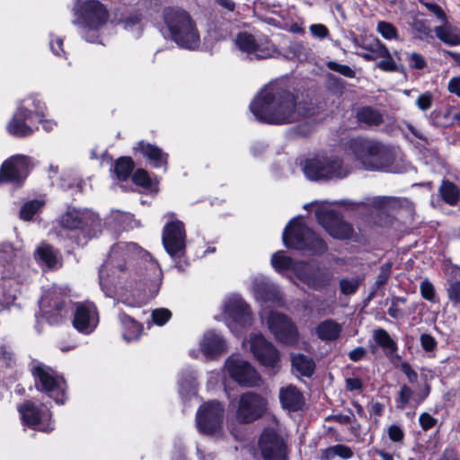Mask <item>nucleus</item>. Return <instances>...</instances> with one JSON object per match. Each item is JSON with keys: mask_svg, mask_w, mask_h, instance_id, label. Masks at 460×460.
<instances>
[{"mask_svg": "<svg viewBox=\"0 0 460 460\" xmlns=\"http://www.w3.org/2000/svg\"><path fill=\"white\" fill-rule=\"evenodd\" d=\"M106 296L129 307H141L159 291L162 270L135 243H118L99 271Z\"/></svg>", "mask_w": 460, "mask_h": 460, "instance_id": "nucleus-1", "label": "nucleus"}, {"mask_svg": "<svg viewBox=\"0 0 460 460\" xmlns=\"http://www.w3.org/2000/svg\"><path fill=\"white\" fill-rule=\"evenodd\" d=\"M250 111L257 120L271 125L294 123L310 113L305 102L277 83L261 89L251 102Z\"/></svg>", "mask_w": 460, "mask_h": 460, "instance_id": "nucleus-2", "label": "nucleus"}, {"mask_svg": "<svg viewBox=\"0 0 460 460\" xmlns=\"http://www.w3.org/2000/svg\"><path fill=\"white\" fill-rule=\"evenodd\" d=\"M25 266L11 244H0V313L16 298L25 280Z\"/></svg>", "mask_w": 460, "mask_h": 460, "instance_id": "nucleus-3", "label": "nucleus"}, {"mask_svg": "<svg viewBox=\"0 0 460 460\" xmlns=\"http://www.w3.org/2000/svg\"><path fill=\"white\" fill-rule=\"evenodd\" d=\"M349 149L367 171L390 172L396 156L395 147L371 139H352Z\"/></svg>", "mask_w": 460, "mask_h": 460, "instance_id": "nucleus-4", "label": "nucleus"}, {"mask_svg": "<svg viewBox=\"0 0 460 460\" xmlns=\"http://www.w3.org/2000/svg\"><path fill=\"white\" fill-rule=\"evenodd\" d=\"M299 166L310 181L340 180L347 177L350 167L333 153H321L299 160Z\"/></svg>", "mask_w": 460, "mask_h": 460, "instance_id": "nucleus-5", "label": "nucleus"}, {"mask_svg": "<svg viewBox=\"0 0 460 460\" xmlns=\"http://www.w3.org/2000/svg\"><path fill=\"white\" fill-rule=\"evenodd\" d=\"M163 14L171 37L178 46L190 50L199 49L200 34L188 12L178 7H167Z\"/></svg>", "mask_w": 460, "mask_h": 460, "instance_id": "nucleus-6", "label": "nucleus"}, {"mask_svg": "<svg viewBox=\"0 0 460 460\" xmlns=\"http://www.w3.org/2000/svg\"><path fill=\"white\" fill-rule=\"evenodd\" d=\"M74 13L77 17L75 22L81 28L83 38L89 42H97L100 31L110 18L107 7L98 0H78Z\"/></svg>", "mask_w": 460, "mask_h": 460, "instance_id": "nucleus-7", "label": "nucleus"}, {"mask_svg": "<svg viewBox=\"0 0 460 460\" xmlns=\"http://www.w3.org/2000/svg\"><path fill=\"white\" fill-rule=\"evenodd\" d=\"M282 239L286 247L311 255H320L327 251L326 243L313 232L300 217L289 222L283 232Z\"/></svg>", "mask_w": 460, "mask_h": 460, "instance_id": "nucleus-8", "label": "nucleus"}, {"mask_svg": "<svg viewBox=\"0 0 460 460\" xmlns=\"http://www.w3.org/2000/svg\"><path fill=\"white\" fill-rule=\"evenodd\" d=\"M271 265L280 274L291 270L298 280L315 289L321 288L328 283V279L324 274L320 273L307 263L294 261L282 251L272 255Z\"/></svg>", "mask_w": 460, "mask_h": 460, "instance_id": "nucleus-9", "label": "nucleus"}, {"mask_svg": "<svg viewBox=\"0 0 460 460\" xmlns=\"http://www.w3.org/2000/svg\"><path fill=\"white\" fill-rule=\"evenodd\" d=\"M31 373L34 376L38 390L47 393L58 404L65 402L66 382L63 376L39 362L33 365Z\"/></svg>", "mask_w": 460, "mask_h": 460, "instance_id": "nucleus-10", "label": "nucleus"}, {"mask_svg": "<svg viewBox=\"0 0 460 460\" xmlns=\"http://www.w3.org/2000/svg\"><path fill=\"white\" fill-rule=\"evenodd\" d=\"M224 314L226 325L235 335L252 324L250 306L239 295H231L226 298Z\"/></svg>", "mask_w": 460, "mask_h": 460, "instance_id": "nucleus-11", "label": "nucleus"}, {"mask_svg": "<svg viewBox=\"0 0 460 460\" xmlns=\"http://www.w3.org/2000/svg\"><path fill=\"white\" fill-rule=\"evenodd\" d=\"M243 347L265 367L276 370L279 367L280 353L277 348L260 332H252L243 341Z\"/></svg>", "mask_w": 460, "mask_h": 460, "instance_id": "nucleus-12", "label": "nucleus"}, {"mask_svg": "<svg viewBox=\"0 0 460 460\" xmlns=\"http://www.w3.org/2000/svg\"><path fill=\"white\" fill-rule=\"evenodd\" d=\"M315 217L318 223L333 238L348 239L352 235L351 226L333 211L329 202L323 201L317 204Z\"/></svg>", "mask_w": 460, "mask_h": 460, "instance_id": "nucleus-13", "label": "nucleus"}, {"mask_svg": "<svg viewBox=\"0 0 460 460\" xmlns=\"http://www.w3.org/2000/svg\"><path fill=\"white\" fill-rule=\"evenodd\" d=\"M261 318L275 339L285 344H292L297 340V331L292 321L284 314L261 311Z\"/></svg>", "mask_w": 460, "mask_h": 460, "instance_id": "nucleus-14", "label": "nucleus"}, {"mask_svg": "<svg viewBox=\"0 0 460 460\" xmlns=\"http://www.w3.org/2000/svg\"><path fill=\"white\" fill-rule=\"evenodd\" d=\"M169 221L163 230V244L168 254L174 260L181 258L185 251V229L181 221L174 219L173 214L166 215Z\"/></svg>", "mask_w": 460, "mask_h": 460, "instance_id": "nucleus-15", "label": "nucleus"}, {"mask_svg": "<svg viewBox=\"0 0 460 460\" xmlns=\"http://www.w3.org/2000/svg\"><path fill=\"white\" fill-rule=\"evenodd\" d=\"M225 368L236 383L243 386H257L261 376L257 370L239 355H231L225 363Z\"/></svg>", "mask_w": 460, "mask_h": 460, "instance_id": "nucleus-16", "label": "nucleus"}, {"mask_svg": "<svg viewBox=\"0 0 460 460\" xmlns=\"http://www.w3.org/2000/svg\"><path fill=\"white\" fill-rule=\"evenodd\" d=\"M267 407V400L261 394L247 392L241 395L236 419L242 423H250L261 418Z\"/></svg>", "mask_w": 460, "mask_h": 460, "instance_id": "nucleus-17", "label": "nucleus"}, {"mask_svg": "<svg viewBox=\"0 0 460 460\" xmlns=\"http://www.w3.org/2000/svg\"><path fill=\"white\" fill-rule=\"evenodd\" d=\"M40 309L49 323H58L65 315L63 290L53 286L45 291L40 300Z\"/></svg>", "mask_w": 460, "mask_h": 460, "instance_id": "nucleus-18", "label": "nucleus"}, {"mask_svg": "<svg viewBox=\"0 0 460 460\" xmlns=\"http://www.w3.org/2000/svg\"><path fill=\"white\" fill-rule=\"evenodd\" d=\"M31 158L24 155H15L4 162L0 168V183L22 184L29 172Z\"/></svg>", "mask_w": 460, "mask_h": 460, "instance_id": "nucleus-19", "label": "nucleus"}, {"mask_svg": "<svg viewBox=\"0 0 460 460\" xmlns=\"http://www.w3.org/2000/svg\"><path fill=\"white\" fill-rule=\"evenodd\" d=\"M224 408L220 402L212 401L204 403L197 411V426L200 432L212 434L220 427L223 420Z\"/></svg>", "mask_w": 460, "mask_h": 460, "instance_id": "nucleus-20", "label": "nucleus"}, {"mask_svg": "<svg viewBox=\"0 0 460 460\" xmlns=\"http://www.w3.org/2000/svg\"><path fill=\"white\" fill-rule=\"evenodd\" d=\"M236 47L251 59H264L271 57L273 48L264 38H255L248 33H239Z\"/></svg>", "mask_w": 460, "mask_h": 460, "instance_id": "nucleus-21", "label": "nucleus"}, {"mask_svg": "<svg viewBox=\"0 0 460 460\" xmlns=\"http://www.w3.org/2000/svg\"><path fill=\"white\" fill-rule=\"evenodd\" d=\"M58 222L62 230L71 232L92 227L99 223V218L89 209L68 208Z\"/></svg>", "mask_w": 460, "mask_h": 460, "instance_id": "nucleus-22", "label": "nucleus"}, {"mask_svg": "<svg viewBox=\"0 0 460 460\" xmlns=\"http://www.w3.org/2000/svg\"><path fill=\"white\" fill-rule=\"evenodd\" d=\"M18 411L27 426L42 432L53 430L51 413L48 409L40 410L31 402H26L18 407Z\"/></svg>", "mask_w": 460, "mask_h": 460, "instance_id": "nucleus-23", "label": "nucleus"}, {"mask_svg": "<svg viewBox=\"0 0 460 460\" xmlns=\"http://www.w3.org/2000/svg\"><path fill=\"white\" fill-rule=\"evenodd\" d=\"M251 288L255 299L261 304L271 303L278 306L284 305L280 288L262 275L252 278Z\"/></svg>", "mask_w": 460, "mask_h": 460, "instance_id": "nucleus-24", "label": "nucleus"}, {"mask_svg": "<svg viewBox=\"0 0 460 460\" xmlns=\"http://www.w3.org/2000/svg\"><path fill=\"white\" fill-rule=\"evenodd\" d=\"M259 448L263 460H286V446L283 438L273 429L263 430Z\"/></svg>", "mask_w": 460, "mask_h": 460, "instance_id": "nucleus-25", "label": "nucleus"}, {"mask_svg": "<svg viewBox=\"0 0 460 460\" xmlns=\"http://www.w3.org/2000/svg\"><path fill=\"white\" fill-rule=\"evenodd\" d=\"M99 323L96 306L92 302L75 304L73 325L82 333L89 334Z\"/></svg>", "mask_w": 460, "mask_h": 460, "instance_id": "nucleus-26", "label": "nucleus"}, {"mask_svg": "<svg viewBox=\"0 0 460 460\" xmlns=\"http://www.w3.org/2000/svg\"><path fill=\"white\" fill-rule=\"evenodd\" d=\"M199 348L207 359H215L226 352L227 344L226 340L214 331L206 332L200 341Z\"/></svg>", "mask_w": 460, "mask_h": 460, "instance_id": "nucleus-27", "label": "nucleus"}, {"mask_svg": "<svg viewBox=\"0 0 460 460\" xmlns=\"http://www.w3.org/2000/svg\"><path fill=\"white\" fill-rule=\"evenodd\" d=\"M429 394V385H425L423 388L412 390L410 386L403 385L395 399L396 407L403 410L406 407L416 408L422 402Z\"/></svg>", "mask_w": 460, "mask_h": 460, "instance_id": "nucleus-28", "label": "nucleus"}, {"mask_svg": "<svg viewBox=\"0 0 460 460\" xmlns=\"http://www.w3.org/2000/svg\"><path fill=\"white\" fill-rule=\"evenodd\" d=\"M137 148L150 162L153 167L166 170L168 154L161 148L145 141L138 142Z\"/></svg>", "mask_w": 460, "mask_h": 460, "instance_id": "nucleus-29", "label": "nucleus"}, {"mask_svg": "<svg viewBox=\"0 0 460 460\" xmlns=\"http://www.w3.org/2000/svg\"><path fill=\"white\" fill-rule=\"evenodd\" d=\"M6 128L10 135L16 137H24L32 135L38 129V126H35L34 122L30 121V119L24 117V115L18 114L15 111Z\"/></svg>", "mask_w": 460, "mask_h": 460, "instance_id": "nucleus-30", "label": "nucleus"}, {"mask_svg": "<svg viewBox=\"0 0 460 460\" xmlns=\"http://www.w3.org/2000/svg\"><path fill=\"white\" fill-rule=\"evenodd\" d=\"M279 401L282 407L289 411H298L305 402L302 393L292 385L279 390Z\"/></svg>", "mask_w": 460, "mask_h": 460, "instance_id": "nucleus-31", "label": "nucleus"}, {"mask_svg": "<svg viewBox=\"0 0 460 460\" xmlns=\"http://www.w3.org/2000/svg\"><path fill=\"white\" fill-rule=\"evenodd\" d=\"M45 110L46 106L41 100L38 96L31 95L22 101L16 111L34 122L36 117L45 116Z\"/></svg>", "mask_w": 460, "mask_h": 460, "instance_id": "nucleus-32", "label": "nucleus"}, {"mask_svg": "<svg viewBox=\"0 0 460 460\" xmlns=\"http://www.w3.org/2000/svg\"><path fill=\"white\" fill-rule=\"evenodd\" d=\"M106 224L115 231H124L139 226V222L129 213L112 210L106 218Z\"/></svg>", "mask_w": 460, "mask_h": 460, "instance_id": "nucleus-33", "label": "nucleus"}, {"mask_svg": "<svg viewBox=\"0 0 460 460\" xmlns=\"http://www.w3.org/2000/svg\"><path fill=\"white\" fill-rule=\"evenodd\" d=\"M373 340L375 343L383 349L387 358H393L396 356L398 350L397 343L387 331L382 328L374 330Z\"/></svg>", "mask_w": 460, "mask_h": 460, "instance_id": "nucleus-34", "label": "nucleus"}, {"mask_svg": "<svg viewBox=\"0 0 460 460\" xmlns=\"http://www.w3.org/2000/svg\"><path fill=\"white\" fill-rule=\"evenodd\" d=\"M357 54L367 61L377 60L382 56H387L386 47L378 40L364 42L357 50Z\"/></svg>", "mask_w": 460, "mask_h": 460, "instance_id": "nucleus-35", "label": "nucleus"}, {"mask_svg": "<svg viewBox=\"0 0 460 460\" xmlns=\"http://www.w3.org/2000/svg\"><path fill=\"white\" fill-rule=\"evenodd\" d=\"M119 318L122 325L123 339L127 342L138 340L142 334V325L124 313L119 314Z\"/></svg>", "mask_w": 460, "mask_h": 460, "instance_id": "nucleus-36", "label": "nucleus"}, {"mask_svg": "<svg viewBox=\"0 0 460 460\" xmlns=\"http://www.w3.org/2000/svg\"><path fill=\"white\" fill-rule=\"evenodd\" d=\"M35 259L40 264L46 266L48 269H58L61 266V261L57 252L49 244L43 243L37 248Z\"/></svg>", "mask_w": 460, "mask_h": 460, "instance_id": "nucleus-37", "label": "nucleus"}, {"mask_svg": "<svg viewBox=\"0 0 460 460\" xmlns=\"http://www.w3.org/2000/svg\"><path fill=\"white\" fill-rule=\"evenodd\" d=\"M293 370L303 376H311L315 369V363L312 358L303 355L295 354L291 357Z\"/></svg>", "mask_w": 460, "mask_h": 460, "instance_id": "nucleus-38", "label": "nucleus"}, {"mask_svg": "<svg viewBox=\"0 0 460 460\" xmlns=\"http://www.w3.org/2000/svg\"><path fill=\"white\" fill-rule=\"evenodd\" d=\"M442 26L434 29L436 36L450 46L460 45V29L451 26L447 21Z\"/></svg>", "mask_w": 460, "mask_h": 460, "instance_id": "nucleus-39", "label": "nucleus"}, {"mask_svg": "<svg viewBox=\"0 0 460 460\" xmlns=\"http://www.w3.org/2000/svg\"><path fill=\"white\" fill-rule=\"evenodd\" d=\"M341 326L333 320H325L320 323L316 328V334L322 341H329L339 338Z\"/></svg>", "mask_w": 460, "mask_h": 460, "instance_id": "nucleus-40", "label": "nucleus"}, {"mask_svg": "<svg viewBox=\"0 0 460 460\" xmlns=\"http://www.w3.org/2000/svg\"><path fill=\"white\" fill-rule=\"evenodd\" d=\"M371 204L376 208L390 211L407 207L410 205V201L406 199L395 197H375L372 199Z\"/></svg>", "mask_w": 460, "mask_h": 460, "instance_id": "nucleus-41", "label": "nucleus"}, {"mask_svg": "<svg viewBox=\"0 0 460 460\" xmlns=\"http://www.w3.org/2000/svg\"><path fill=\"white\" fill-rule=\"evenodd\" d=\"M320 454L321 460H332L335 456H339L342 459H349L353 456L352 450L349 447L341 444L323 449Z\"/></svg>", "mask_w": 460, "mask_h": 460, "instance_id": "nucleus-42", "label": "nucleus"}, {"mask_svg": "<svg viewBox=\"0 0 460 460\" xmlns=\"http://www.w3.org/2000/svg\"><path fill=\"white\" fill-rule=\"evenodd\" d=\"M448 297L455 304L460 305V268L454 266L450 270Z\"/></svg>", "mask_w": 460, "mask_h": 460, "instance_id": "nucleus-43", "label": "nucleus"}, {"mask_svg": "<svg viewBox=\"0 0 460 460\" xmlns=\"http://www.w3.org/2000/svg\"><path fill=\"white\" fill-rule=\"evenodd\" d=\"M358 121L369 126H378L383 122V116L371 107H363L357 112Z\"/></svg>", "mask_w": 460, "mask_h": 460, "instance_id": "nucleus-44", "label": "nucleus"}, {"mask_svg": "<svg viewBox=\"0 0 460 460\" xmlns=\"http://www.w3.org/2000/svg\"><path fill=\"white\" fill-rule=\"evenodd\" d=\"M124 30L132 31L135 37H139L142 31L141 16L137 13H130L118 22Z\"/></svg>", "mask_w": 460, "mask_h": 460, "instance_id": "nucleus-45", "label": "nucleus"}, {"mask_svg": "<svg viewBox=\"0 0 460 460\" xmlns=\"http://www.w3.org/2000/svg\"><path fill=\"white\" fill-rule=\"evenodd\" d=\"M134 163L129 157H121L117 160L114 166V172L120 181L126 180L132 172Z\"/></svg>", "mask_w": 460, "mask_h": 460, "instance_id": "nucleus-46", "label": "nucleus"}, {"mask_svg": "<svg viewBox=\"0 0 460 460\" xmlns=\"http://www.w3.org/2000/svg\"><path fill=\"white\" fill-rule=\"evenodd\" d=\"M58 172V166L50 164L49 167V176L52 181L53 185H57L62 189L71 188L74 184L75 178L71 173H66L62 175L60 178L55 179V176Z\"/></svg>", "mask_w": 460, "mask_h": 460, "instance_id": "nucleus-47", "label": "nucleus"}, {"mask_svg": "<svg viewBox=\"0 0 460 460\" xmlns=\"http://www.w3.org/2000/svg\"><path fill=\"white\" fill-rule=\"evenodd\" d=\"M439 192L443 200L449 205L456 204L459 199V190L457 187L450 181H443Z\"/></svg>", "mask_w": 460, "mask_h": 460, "instance_id": "nucleus-48", "label": "nucleus"}, {"mask_svg": "<svg viewBox=\"0 0 460 460\" xmlns=\"http://www.w3.org/2000/svg\"><path fill=\"white\" fill-rule=\"evenodd\" d=\"M44 201L31 200L25 203L20 211V217L23 220H30L43 207Z\"/></svg>", "mask_w": 460, "mask_h": 460, "instance_id": "nucleus-49", "label": "nucleus"}, {"mask_svg": "<svg viewBox=\"0 0 460 460\" xmlns=\"http://www.w3.org/2000/svg\"><path fill=\"white\" fill-rule=\"evenodd\" d=\"M376 30L385 40H394L397 38L396 28L388 22H379L377 23Z\"/></svg>", "mask_w": 460, "mask_h": 460, "instance_id": "nucleus-50", "label": "nucleus"}, {"mask_svg": "<svg viewBox=\"0 0 460 460\" xmlns=\"http://www.w3.org/2000/svg\"><path fill=\"white\" fill-rule=\"evenodd\" d=\"M151 317L154 323L163 326L171 319L172 313L166 308H157L152 312Z\"/></svg>", "mask_w": 460, "mask_h": 460, "instance_id": "nucleus-51", "label": "nucleus"}, {"mask_svg": "<svg viewBox=\"0 0 460 460\" xmlns=\"http://www.w3.org/2000/svg\"><path fill=\"white\" fill-rule=\"evenodd\" d=\"M327 67L330 70L337 72L349 78H354L356 75V72L351 67L347 65L339 64L335 61H329L327 63Z\"/></svg>", "mask_w": 460, "mask_h": 460, "instance_id": "nucleus-52", "label": "nucleus"}, {"mask_svg": "<svg viewBox=\"0 0 460 460\" xmlns=\"http://www.w3.org/2000/svg\"><path fill=\"white\" fill-rule=\"evenodd\" d=\"M340 287L342 294H354L359 287V279L357 278L341 279L340 281Z\"/></svg>", "mask_w": 460, "mask_h": 460, "instance_id": "nucleus-53", "label": "nucleus"}, {"mask_svg": "<svg viewBox=\"0 0 460 460\" xmlns=\"http://www.w3.org/2000/svg\"><path fill=\"white\" fill-rule=\"evenodd\" d=\"M389 439L396 444H402L404 439V431L401 426L393 424L387 428Z\"/></svg>", "mask_w": 460, "mask_h": 460, "instance_id": "nucleus-54", "label": "nucleus"}, {"mask_svg": "<svg viewBox=\"0 0 460 460\" xmlns=\"http://www.w3.org/2000/svg\"><path fill=\"white\" fill-rule=\"evenodd\" d=\"M132 180L141 187L149 188L151 186V179L146 171L143 169L137 170L132 176Z\"/></svg>", "mask_w": 460, "mask_h": 460, "instance_id": "nucleus-55", "label": "nucleus"}, {"mask_svg": "<svg viewBox=\"0 0 460 460\" xmlns=\"http://www.w3.org/2000/svg\"><path fill=\"white\" fill-rule=\"evenodd\" d=\"M380 58H382V60H380L377 63V67L380 68L381 70L386 71V72H394L397 69V65H396L395 61L393 59L388 49H387V56L384 55Z\"/></svg>", "mask_w": 460, "mask_h": 460, "instance_id": "nucleus-56", "label": "nucleus"}, {"mask_svg": "<svg viewBox=\"0 0 460 460\" xmlns=\"http://www.w3.org/2000/svg\"><path fill=\"white\" fill-rule=\"evenodd\" d=\"M195 375L194 373H190L189 379H185L182 376L179 379V385H180V393L183 394V392H186L187 394L194 393L195 392Z\"/></svg>", "mask_w": 460, "mask_h": 460, "instance_id": "nucleus-57", "label": "nucleus"}, {"mask_svg": "<svg viewBox=\"0 0 460 460\" xmlns=\"http://www.w3.org/2000/svg\"><path fill=\"white\" fill-rule=\"evenodd\" d=\"M407 61L409 63V66L413 69H422L427 65L424 58L420 54L415 52L407 54Z\"/></svg>", "mask_w": 460, "mask_h": 460, "instance_id": "nucleus-58", "label": "nucleus"}, {"mask_svg": "<svg viewBox=\"0 0 460 460\" xmlns=\"http://www.w3.org/2000/svg\"><path fill=\"white\" fill-rule=\"evenodd\" d=\"M433 103V96L429 92H426L420 95L416 100L417 107L422 111H426L431 108Z\"/></svg>", "mask_w": 460, "mask_h": 460, "instance_id": "nucleus-59", "label": "nucleus"}, {"mask_svg": "<svg viewBox=\"0 0 460 460\" xmlns=\"http://www.w3.org/2000/svg\"><path fill=\"white\" fill-rule=\"evenodd\" d=\"M420 294L422 297L428 301L435 302V288L429 280H423L420 283Z\"/></svg>", "mask_w": 460, "mask_h": 460, "instance_id": "nucleus-60", "label": "nucleus"}, {"mask_svg": "<svg viewBox=\"0 0 460 460\" xmlns=\"http://www.w3.org/2000/svg\"><path fill=\"white\" fill-rule=\"evenodd\" d=\"M421 348L427 351H433L437 348V341L430 334L423 333L420 338Z\"/></svg>", "mask_w": 460, "mask_h": 460, "instance_id": "nucleus-61", "label": "nucleus"}, {"mask_svg": "<svg viewBox=\"0 0 460 460\" xmlns=\"http://www.w3.org/2000/svg\"><path fill=\"white\" fill-rule=\"evenodd\" d=\"M390 274H391V264L385 263V264L382 265L380 268V271L377 275L376 280V286L380 287V286L385 285L387 282V280L390 277Z\"/></svg>", "mask_w": 460, "mask_h": 460, "instance_id": "nucleus-62", "label": "nucleus"}, {"mask_svg": "<svg viewBox=\"0 0 460 460\" xmlns=\"http://www.w3.org/2000/svg\"><path fill=\"white\" fill-rule=\"evenodd\" d=\"M401 371L407 376L411 384H415L418 380V374L413 370L411 365L407 362H402L400 366Z\"/></svg>", "mask_w": 460, "mask_h": 460, "instance_id": "nucleus-63", "label": "nucleus"}, {"mask_svg": "<svg viewBox=\"0 0 460 460\" xmlns=\"http://www.w3.org/2000/svg\"><path fill=\"white\" fill-rule=\"evenodd\" d=\"M419 421H420V427L424 430H428V429H431L437 423V420L427 412H423L420 415Z\"/></svg>", "mask_w": 460, "mask_h": 460, "instance_id": "nucleus-64", "label": "nucleus"}]
</instances>
